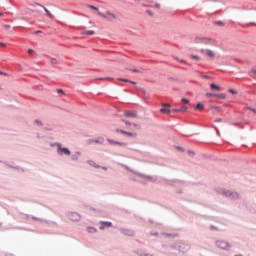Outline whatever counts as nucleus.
I'll list each match as a JSON object with an SVG mask.
<instances>
[{"mask_svg":"<svg viewBox=\"0 0 256 256\" xmlns=\"http://www.w3.org/2000/svg\"><path fill=\"white\" fill-rule=\"evenodd\" d=\"M51 63H52V65H55L57 63V59H55V58L51 59Z\"/></svg>","mask_w":256,"mask_h":256,"instance_id":"obj_26","label":"nucleus"},{"mask_svg":"<svg viewBox=\"0 0 256 256\" xmlns=\"http://www.w3.org/2000/svg\"><path fill=\"white\" fill-rule=\"evenodd\" d=\"M0 17H3V13L0 12Z\"/></svg>","mask_w":256,"mask_h":256,"instance_id":"obj_40","label":"nucleus"},{"mask_svg":"<svg viewBox=\"0 0 256 256\" xmlns=\"http://www.w3.org/2000/svg\"><path fill=\"white\" fill-rule=\"evenodd\" d=\"M201 53L207 55V57H210V59L215 58V52H213L212 50H201Z\"/></svg>","mask_w":256,"mask_h":256,"instance_id":"obj_7","label":"nucleus"},{"mask_svg":"<svg viewBox=\"0 0 256 256\" xmlns=\"http://www.w3.org/2000/svg\"><path fill=\"white\" fill-rule=\"evenodd\" d=\"M33 53H34L33 50H31V49L28 50L29 55H33Z\"/></svg>","mask_w":256,"mask_h":256,"instance_id":"obj_31","label":"nucleus"},{"mask_svg":"<svg viewBox=\"0 0 256 256\" xmlns=\"http://www.w3.org/2000/svg\"><path fill=\"white\" fill-rule=\"evenodd\" d=\"M182 103H185V104L189 103V99H187V98H182Z\"/></svg>","mask_w":256,"mask_h":256,"instance_id":"obj_25","label":"nucleus"},{"mask_svg":"<svg viewBox=\"0 0 256 256\" xmlns=\"http://www.w3.org/2000/svg\"><path fill=\"white\" fill-rule=\"evenodd\" d=\"M155 7H156V9H161V4L156 3V4H155Z\"/></svg>","mask_w":256,"mask_h":256,"instance_id":"obj_29","label":"nucleus"},{"mask_svg":"<svg viewBox=\"0 0 256 256\" xmlns=\"http://www.w3.org/2000/svg\"><path fill=\"white\" fill-rule=\"evenodd\" d=\"M3 27H4V29H6V31H8V29H11V25L5 24V25H3Z\"/></svg>","mask_w":256,"mask_h":256,"instance_id":"obj_24","label":"nucleus"},{"mask_svg":"<svg viewBox=\"0 0 256 256\" xmlns=\"http://www.w3.org/2000/svg\"><path fill=\"white\" fill-rule=\"evenodd\" d=\"M82 35H95V31L87 30V31L83 32Z\"/></svg>","mask_w":256,"mask_h":256,"instance_id":"obj_14","label":"nucleus"},{"mask_svg":"<svg viewBox=\"0 0 256 256\" xmlns=\"http://www.w3.org/2000/svg\"><path fill=\"white\" fill-rule=\"evenodd\" d=\"M216 97H218L219 99H225L226 96L225 94H219V95L216 94Z\"/></svg>","mask_w":256,"mask_h":256,"instance_id":"obj_23","label":"nucleus"},{"mask_svg":"<svg viewBox=\"0 0 256 256\" xmlns=\"http://www.w3.org/2000/svg\"><path fill=\"white\" fill-rule=\"evenodd\" d=\"M118 81H123L124 83H131L132 85H135V82L129 81L128 79L119 78Z\"/></svg>","mask_w":256,"mask_h":256,"instance_id":"obj_16","label":"nucleus"},{"mask_svg":"<svg viewBox=\"0 0 256 256\" xmlns=\"http://www.w3.org/2000/svg\"><path fill=\"white\" fill-rule=\"evenodd\" d=\"M210 89L212 91H221V88L215 84H210Z\"/></svg>","mask_w":256,"mask_h":256,"instance_id":"obj_13","label":"nucleus"},{"mask_svg":"<svg viewBox=\"0 0 256 256\" xmlns=\"http://www.w3.org/2000/svg\"><path fill=\"white\" fill-rule=\"evenodd\" d=\"M216 247L224 249V251H229V249H231V244L224 240H218L216 241Z\"/></svg>","mask_w":256,"mask_h":256,"instance_id":"obj_3","label":"nucleus"},{"mask_svg":"<svg viewBox=\"0 0 256 256\" xmlns=\"http://www.w3.org/2000/svg\"><path fill=\"white\" fill-rule=\"evenodd\" d=\"M0 46H1V47H5V44H3V43L0 42Z\"/></svg>","mask_w":256,"mask_h":256,"instance_id":"obj_37","label":"nucleus"},{"mask_svg":"<svg viewBox=\"0 0 256 256\" xmlns=\"http://www.w3.org/2000/svg\"><path fill=\"white\" fill-rule=\"evenodd\" d=\"M218 25H223V22H218Z\"/></svg>","mask_w":256,"mask_h":256,"instance_id":"obj_38","label":"nucleus"},{"mask_svg":"<svg viewBox=\"0 0 256 256\" xmlns=\"http://www.w3.org/2000/svg\"><path fill=\"white\" fill-rule=\"evenodd\" d=\"M213 109H215L216 111H219L220 108L219 107H214Z\"/></svg>","mask_w":256,"mask_h":256,"instance_id":"obj_36","label":"nucleus"},{"mask_svg":"<svg viewBox=\"0 0 256 256\" xmlns=\"http://www.w3.org/2000/svg\"><path fill=\"white\" fill-rule=\"evenodd\" d=\"M203 107H205L203 104L198 103V104L196 105V107H195V110H196V111H201V110L203 109Z\"/></svg>","mask_w":256,"mask_h":256,"instance_id":"obj_15","label":"nucleus"},{"mask_svg":"<svg viewBox=\"0 0 256 256\" xmlns=\"http://www.w3.org/2000/svg\"><path fill=\"white\" fill-rule=\"evenodd\" d=\"M190 59H195L196 61H201V58L197 55H191Z\"/></svg>","mask_w":256,"mask_h":256,"instance_id":"obj_19","label":"nucleus"},{"mask_svg":"<svg viewBox=\"0 0 256 256\" xmlns=\"http://www.w3.org/2000/svg\"><path fill=\"white\" fill-rule=\"evenodd\" d=\"M79 219H81V216L78 213L73 212L70 214L71 221H79Z\"/></svg>","mask_w":256,"mask_h":256,"instance_id":"obj_10","label":"nucleus"},{"mask_svg":"<svg viewBox=\"0 0 256 256\" xmlns=\"http://www.w3.org/2000/svg\"><path fill=\"white\" fill-rule=\"evenodd\" d=\"M229 93H232L233 95H235L237 92H235V90H233V89H230Z\"/></svg>","mask_w":256,"mask_h":256,"instance_id":"obj_30","label":"nucleus"},{"mask_svg":"<svg viewBox=\"0 0 256 256\" xmlns=\"http://www.w3.org/2000/svg\"><path fill=\"white\" fill-rule=\"evenodd\" d=\"M87 145H93V143H96L97 145H103V143H105V138L103 137H98L96 139H88L86 141Z\"/></svg>","mask_w":256,"mask_h":256,"instance_id":"obj_4","label":"nucleus"},{"mask_svg":"<svg viewBox=\"0 0 256 256\" xmlns=\"http://www.w3.org/2000/svg\"><path fill=\"white\" fill-rule=\"evenodd\" d=\"M113 224L111 222H101L100 229L103 230L105 227H111Z\"/></svg>","mask_w":256,"mask_h":256,"instance_id":"obj_12","label":"nucleus"},{"mask_svg":"<svg viewBox=\"0 0 256 256\" xmlns=\"http://www.w3.org/2000/svg\"><path fill=\"white\" fill-rule=\"evenodd\" d=\"M251 111H253L255 113V110L254 109H251Z\"/></svg>","mask_w":256,"mask_h":256,"instance_id":"obj_42","label":"nucleus"},{"mask_svg":"<svg viewBox=\"0 0 256 256\" xmlns=\"http://www.w3.org/2000/svg\"><path fill=\"white\" fill-rule=\"evenodd\" d=\"M206 97H217V94L206 93Z\"/></svg>","mask_w":256,"mask_h":256,"instance_id":"obj_22","label":"nucleus"},{"mask_svg":"<svg viewBox=\"0 0 256 256\" xmlns=\"http://www.w3.org/2000/svg\"><path fill=\"white\" fill-rule=\"evenodd\" d=\"M180 63H185V60H181Z\"/></svg>","mask_w":256,"mask_h":256,"instance_id":"obj_39","label":"nucleus"},{"mask_svg":"<svg viewBox=\"0 0 256 256\" xmlns=\"http://www.w3.org/2000/svg\"><path fill=\"white\" fill-rule=\"evenodd\" d=\"M250 73H251V75H254L256 77V70L255 69H252Z\"/></svg>","mask_w":256,"mask_h":256,"instance_id":"obj_27","label":"nucleus"},{"mask_svg":"<svg viewBox=\"0 0 256 256\" xmlns=\"http://www.w3.org/2000/svg\"><path fill=\"white\" fill-rule=\"evenodd\" d=\"M179 110L180 113H185L187 111V106H182Z\"/></svg>","mask_w":256,"mask_h":256,"instance_id":"obj_20","label":"nucleus"},{"mask_svg":"<svg viewBox=\"0 0 256 256\" xmlns=\"http://www.w3.org/2000/svg\"><path fill=\"white\" fill-rule=\"evenodd\" d=\"M57 92H58V93H63V90L58 89Z\"/></svg>","mask_w":256,"mask_h":256,"instance_id":"obj_35","label":"nucleus"},{"mask_svg":"<svg viewBox=\"0 0 256 256\" xmlns=\"http://www.w3.org/2000/svg\"><path fill=\"white\" fill-rule=\"evenodd\" d=\"M125 116L126 117H131V118H136L137 117V112H135V111H126L125 112Z\"/></svg>","mask_w":256,"mask_h":256,"instance_id":"obj_11","label":"nucleus"},{"mask_svg":"<svg viewBox=\"0 0 256 256\" xmlns=\"http://www.w3.org/2000/svg\"><path fill=\"white\" fill-rule=\"evenodd\" d=\"M126 125H131V123H127V122H126Z\"/></svg>","mask_w":256,"mask_h":256,"instance_id":"obj_41","label":"nucleus"},{"mask_svg":"<svg viewBox=\"0 0 256 256\" xmlns=\"http://www.w3.org/2000/svg\"><path fill=\"white\" fill-rule=\"evenodd\" d=\"M99 17H102V19H106L107 21H113V19H117V16L115 13L111 11H106V14H103L102 12H98Z\"/></svg>","mask_w":256,"mask_h":256,"instance_id":"obj_2","label":"nucleus"},{"mask_svg":"<svg viewBox=\"0 0 256 256\" xmlns=\"http://www.w3.org/2000/svg\"><path fill=\"white\" fill-rule=\"evenodd\" d=\"M35 123H36L37 125H41V122H39V120H36Z\"/></svg>","mask_w":256,"mask_h":256,"instance_id":"obj_34","label":"nucleus"},{"mask_svg":"<svg viewBox=\"0 0 256 256\" xmlns=\"http://www.w3.org/2000/svg\"><path fill=\"white\" fill-rule=\"evenodd\" d=\"M132 71H133V73H141V71H139L137 69H133Z\"/></svg>","mask_w":256,"mask_h":256,"instance_id":"obj_32","label":"nucleus"},{"mask_svg":"<svg viewBox=\"0 0 256 256\" xmlns=\"http://www.w3.org/2000/svg\"><path fill=\"white\" fill-rule=\"evenodd\" d=\"M222 195H224V197H227L228 199H232L233 201H237V199H241V194L233 190H224L222 191Z\"/></svg>","mask_w":256,"mask_h":256,"instance_id":"obj_1","label":"nucleus"},{"mask_svg":"<svg viewBox=\"0 0 256 256\" xmlns=\"http://www.w3.org/2000/svg\"><path fill=\"white\" fill-rule=\"evenodd\" d=\"M88 7H89V9H93V11H97V15H99V8H97L93 5H89Z\"/></svg>","mask_w":256,"mask_h":256,"instance_id":"obj_18","label":"nucleus"},{"mask_svg":"<svg viewBox=\"0 0 256 256\" xmlns=\"http://www.w3.org/2000/svg\"><path fill=\"white\" fill-rule=\"evenodd\" d=\"M171 111H172V113H180L179 109H172Z\"/></svg>","mask_w":256,"mask_h":256,"instance_id":"obj_28","label":"nucleus"},{"mask_svg":"<svg viewBox=\"0 0 256 256\" xmlns=\"http://www.w3.org/2000/svg\"><path fill=\"white\" fill-rule=\"evenodd\" d=\"M57 153L58 155H71V151H69V149L67 148H63L61 147V144H57Z\"/></svg>","mask_w":256,"mask_h":256,"instance_id":"obj_5","label":"nucleus"},{"mask_svg":"<svg viewBox=\"0 0 256 256\" xmlns=\"http://www.w3.org/2000/svg\"><path fill=\"white\" fill-rule=\"evenodd\" d=\"M36 5H38V7H42V9H44V11L46 12V15L50 18V19H54L55 16H53V14H51V12L45 8V6H43L42 4L36 3Z\"/></svg>","mask_w":256,"mask_h":256,"instance_id":"obj_9","label":"nucleus"},{"mask_svg":"<svg viewBox=\"0 0 256 256\" xmlns=\"http://www.w3.org/2000/svg\"><path fill=\"white\" fill-rule=\"evenodd\" d=\"M122 133H125L126 135H129L130 137H136V135H137V134H133V133L125 132V131H122Z\"/></svg>","mask_w":256,"mask_h":256,"instance_id":"obj_21","label":"nucleus"},{"mask_svg":"<svg viewBox=\"0 0 256 256\" xmlns=\"http://www.w3.org/2000/svg\"><path fill=\"white\" fill-rule=\"evenodd\" d=\"M87 231H88V233H97V229H95L93 227H88Z\"/></svg>","mask_w":256,"mask_h":256,"instance_id":"obj_17","label":"nucleus"},{"mask_svg":"<svg viewBox=\"0 0 256 256\" xmlns=\"http://www.w3.org/2000/svg\"><path fill=\"white\" fill-rule=\"evenodd\" d=\"M105 171H107V168H103Z\"/></svg>","mask_w":256,"mask_h":256,"instance_id":"obj_43","label":"nucleus"},{"mask_svg":"<svg viewBox=\"0 0 256 256\" xmlns=\"http://www.w3.org/2000/svg\"><path fill=\"white\" fill-rule=\"evenodd\" d=\"M108 143H110V145H120V147H127V143L125 142H117L111 139H108Z\"/></svg>","mask_w":256,"mask_h":256,"instance_id":"obj_8","label":"nucleus"},{"mask_svg":"<svg viewBox=\"0 0 256 256\" xmlns=\"http://www.w3.org/2000/svg\"><path fill=\"white\" fill-rule=\"evenodd\" d=\"M160 113H164L165 115H169V113H171V105L162 104V108L160 109Z\"/></svg>","mask_w":256,"mask_h":256,"instance_id":"obj_6","label":"nucleus"},{"mask_svg":"<svg viewBox=\"0 0 256 256\" xmlns=\"http://www.w3.org/2000/svg\"><path fill=\"white\" fill-rule=\"evenodd\" d=\"M221 121H222L221 119H216L215 120L216 123H221Z\"/></svg>","mask_w":256,"mask_h":256,"instance_id":"obj_33","label":"nucleus"}]
</instances>
